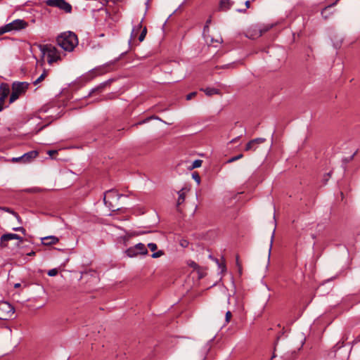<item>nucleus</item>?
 <instances>
[{
    "mask_svg": "<svg viewBox=\"0 0 360 360\" xmlns=\"http://www.w3.org/2000/svg\"><path fill=\"white\" fill-rule=\"evenodd\" d=\"M58 44L66 51H72L78 44L77 35L70 31L62 33L57 37Z\"/></svg>",
    "mask_w": 360,
    "mask_h": 360,
    "instance_id": "f257e3e1",
    "label": "nucleus"
},
{
    "mask_svg": "<svg viewBox=\"0 0 360 360\" xmlns=\"http://www.w3.org/2000/svg\"><path fill=\"white\" fill-rule=\"evenodd\" d=\"M125 198L120 195L115 190H109L104 194L103 201L105 205L112 212L120 209L119 201L121 198Z\"/></svg>",
    "mask_w": 360,
    "mask_h": 360,
    "instance_id": "f03ea898",
    "label": "nucleus"
},
{
    "mask_svg": "<svg viewBox=\"0 0 360 360\" xmlns=\"http://www.w3.org/2000/svg\"><path fill=\"white\" fill-rule=\"evenodd\" d=\"M39 50L42 55V60L46 56L47 62L51 65L60 59V56L57 49L51 44H39Z\"/></svg>",
    "mask_w": 360,
    "mask_h": 360,
    "instance_id": "7ed1b4c3",
    "label": "nucleus"
},
{
    "mask_svg": "<svg viewBox=\"0 0 360 360\" xmlns=\"http://www.w3.org/2000/svg\"><path fill=\"white\" fill-rule=\"evenodd\" d=\"M29 83L25 82H15L12 84V93L9 98V103L15 101L20 95L25 93L28 89Z\"/></svg>",
    "mask_w": 360,
    "mask_h": 360,
    "instance_id": "20e7f679",
    "label": "nucleus"
},
{
    "mask_svg": "<svg viewBox=\"0 0 360 360\" xmlns=\"http://www.w3.org/2000/svg\"><path fill=\"white\" fill-rule=\"evenodd\" d=\"M15 312L14 307L7 302H0V319L7 320L13 316Z\"/></svg>",
    "mask_w": 360,
    "mask_h": 360,
    "instance_id": "39448f33",
    "label": "nucleus"
},
{
    "mask_svg": "<svg viewBox=\"0 0 360 360\" xmlns=\"http://www.w3.org/2000/svg\"><path fill=\"white\" fill-rule=\"evenodd\" d=\"M46 4L51 7L58 8L66 13H70L72 10V6L65 0H46Z\"/></svg>",
    "mask_w": 360,
    "mask_h": 360,
    "instance_id": "423d86ee",
    "label": "nucleus"
},
{
    "mask_svg": "<svg viewBox=\"0 0 360 360\" xmlns=\"http://www.w3.org/2000/svg\"><path fill=\"white\" fill-rule=\"evenodd\" d=\"M10 93L9 85L6 83H1L0 84V112L4 108L5 99L7 98Z\"/></svg>",
    "mask_w": 360,
    "mask_h": 360,
    "instance_id": "0eeeda50",
    "label": "nucleus"
},
{
    "mask_svg": "<svg viewBox=\"0 0 360 360\" xmlns=\"http://www.w3.org/2000/svg\"><path fill=\"white\" fill-rule=\"evenodd\" d=\"M9 28L11 31H18L25 29L27 26V22L23 20L17 19L8 23Z\"/></svg>",
    "mask_w": 360,
    "mask_h": 360,
    "instance_id": "6e6552de",
    "label": "nucleus"
},
{
    "mask_svg": "<svg viewBox=\"0 0 360 360\" xmlns=\"http://www.w3.org/2000/svg\"><path fill=\"white\" fill-rule=\"evenodd\" d=\"M266 141L264 138H256L250 141L245 146V150H256L257 146L262 144Z\"/></svg>",
    "mask_w": 360,
    "mask_h": 360,
    "instance_id": "1a4fd4ad",
    "label": "nucleus"
},
{
    "mask_svg": "<svg viewBox=\"0 0 360 360\" xmlns=\"http://www.w3.org/2000/svg\"><path fill=\"white\" fill-rule=\"evenodd\" d=\"M16 239L19 240L20 242H22L23 239L20 236H19L18 234L15 233H6L4 234L1 236V246L4 248L6 247V242L8 240Z\"/></svg>",
    "mask_w": 360,
    "mask_h": 360,
    "instance_id": "9d476101",
    "label": "nucleus"
},
{
    "mask_svg": "<svg viewBox=\"0 0 360 360\" xmlns=\"http://www.w3.org/2000/svg\"><path fill=\"white\" fill-rule=\"evenodd\" d=\"M38 155V152L36 150H32L27 153H25L20 158H13V161H21L22 162H29L31 160H34Z\"/></svg>",
    "mask_w": 360,
    "mask_h": 360,
    "instance_id": "9b49d317",
    "label": "nucleus"
},
{
    "mask_svg": "<svg viewBox=\"0 0 360 360\" xmlns=\"http://www.w3.org/2000/svg\"><path fill=\"white\" fill-rule=\"evenodd\" d=\"M190 191V188L188 187H184L182 188L179 191H178V199H177V206H179L184 202L186 199V193Z\"/></svg>",
    "mask_w": 360,
    "mask_h": 360,
    "instance_id": "f8f14e48",
    "label": "nucleus"
},
{
    "mask_svg": "<svg viewBox=\"0 0 360 360\" xmlns=\"http://www.w3.org/2000/svg\"><path fill=\"white\" fill-rule=\"evenodd\" d=\"M272 27V25H263L262 27L258 26V32L257 34H251L250 36L252 37H259L264 33L268 32Z\"/></svg>",
    "mask_w": 360,
    "mask_h": 360,
    "instance_id": "ddd939ff",
    "label": "nucleus"
},
{
    "mask_svg": "<svg viewBox=\"0 0 360 360\" xmlns=\"http://www.w3.org/2000/svg\"><path fill=\"white\" fill-rule=\"evenodd\" d=\"M42 244L44 245H51L58 242V238L53 236H46L41 238Z\"/></svg>",
    "mask_w": 360,
    "mask_h": 360,
    "instance_id": "4468645a",
    "label": "nucleus"
},
{
    "mask_svg": "<svg viewBox=\"0 0 360 360\" xmlns=\"http://www.w3.org/2000/svg\"><path fill=\"white\" fill-rule=\"evenodd\" d=\"M148 250L144 244L139 243L136 244V255H146Z\"/></svg>",
    "mask_w": 360,
    "mask_h": 360,
    "instance_id": "2eb2a0df",
    "label": "nucleus"
},
{
    "mask_svg": "<svg viewBox=\"0 0 360 360\" xmlns=\"http://www.w3.org/2000/svg\"><path fill=\"white\" fill-rule=\"evenodd\" d=\"M200 91H204L205 94L208 96H211L214 94H221V92L219 89H215V88H211V87H208L206 89H200Z\"/></svg>",
    "mask_w": 360,
    "mask_h": 360,
    "instance_id": "dca6fc26",
    "label": "nucleus"
},
{
    "mask_svg": "<svg viewBox=\"0 0 360 360\" xmlns=\"http://www.w3.org/2000/svg\"><path fill=\"white\" fill-rule=\"evenodd\" d=\"M232 2L230 0H221L219 3L220 8L226 11L232 6Z\"/></svg>",
    "mask_w": 360,
    "mask_h": 360,
    "instance_id": "f3484780",
    "label": "nucleus"
},
{
    "mask_svg": "<svg viewBox=\"0 0 360 360\" xmlns=\"http://www.w3.org/2000/svg\"><path fill=\"white\" fill-rule=\"evenodd\" d=\"M257 32H258V26L257 25L252 26L251 27H250L248 30L247 33H246V37L250 39H257V37H252L250 35H251V34H257Z\"/></svg>",
    "mask_w": 360,
    "mask_h": 360,
    "instance_id": "a211bd4d",
    "label": "nucleus"
},
{
    "mask_svg": "<svg viewBox=\"0 0 360 360\" xmlns=\"http://www.w3.org/2000/svg\"><path fill=\"white\" fill-rule=\"evenodd\" d=\"M141 21H143V20ZM139 29L141 30V32L139 36V41H143L145 39V37L147 34V28L146 26L143 27L141 25V23H140Z\"/></svg>",
    "mask_w": 360,
    "mask_h": 360,
    "instance_id": "6ab92c4d",
    "label": "nucleus"
},
{
    "mask_svg": "<svg viewBox=\"0 0 360 360\" xmlns=\"http://www.w3.org/2000/svg\"><path fill=\"white\" fill-rule=\"evenodd\" d=\"M46 76H47V71L46 70H44L43 73L33 82V84L34 85H37L38 83L43 81Z\"/></svg>",
    "mask_w": 360,
    "mask_h": 360,
    "instance_id": "aec40b11",
    "label": "nucleus"
},
{
    "mask_svg": "<svg viewBox=\"0 0 360 360\" xmlns=\"http://www.w3.org/2000/svg\"><path fill=\"white\" fill-rule=\"evenodd\" d=\"M125 254L129 257H133L135 256V249L134 247H129L125 250Z\"/></svg>",
    "mask_w": 360,
    "mask_h": 360,
    "instance_id": "412c9836",
    "label": "nucleus"
},
{
    "mask_svg": "<svg viewBox=\"0 0 360 360\" xmlns=\"http://www.w3.org/2000/svg\"><path fill=\"white\" fill-rule=\"evenodd\" d=\"M133 236L131 235H129V236H124L122 238V242L123 243V245L124 246H127L128 245H129V240L132 238Z\"/></svg>",
    "mask_w": 360,
    "mask_h": 360,
    "instance_id": "4be33fe9",
    "label": "nucleus"
},
{
    "mask_svg": "<svg viewBox=\"0 0 360 360\" xmlns=\"http://www.w3.org/2000/svg\"><path fill=\"white\" fill-rule=\"evenodd\" d=\"M11 32L9 26L8 24L0 27V35L4 34V33Z\"/></svg>",
    "mask_w": 360,
    "mask_h": 360,
    "instance_id": "5701e85b",
    "label": "nucleus"
},
{
    "mask_svg": "<svg viewBox=\"0 0 360 360\" xmlns=\"http://www.w3.org/2000/svg\"><path fill=\"white\" fill-rule=\"evenodd\" d=\"M11 32L9 26L8 24L0 27V35L4 34V33Z\"/></svg>",
    "mask_w": 360,
    "mask_h": 360,
    "instance_id": "b1692460",
    "label": "nucleus"
},
{
    "mask_svg": "<svg viewBox=\"0 0 360 360\" xmlns=\"http://www.w3.org/2000/svg\"><path fill=\"white\" fill-rule=\"evenodd\" d=\"M11 32L9 26L8 24L0 27V35L4 34V33Z\"/></svg>",
    "mask_w": 360,
    "mask_h": 360,
    "instance_id": "393cba45",
    "label": "nucleus"
},
{
    "mask_svg": "<svg viewBox=\"0 0 360 360\" xmlns=\"http://www.w3.org/2000/svg\"><path fill=\"white\" fill-rule=\"evenodd\" d=\"M192 177L193 179L196 181V183L198 184V185H199L200 184V175L198 174V173L197 172H193L192 174Z\"/></svg>",
    "mask_w": 360,
    "mask_h": 360,
    "instance_id": "a878e982",
    "label": "nucleus"
},
{
    "mask_svg": "<svg viewBox=\"0 0 360 360\" xmlns=\"http://www.w3.org/2000/svg\"><path fill=\"white\" fill-rule=\"evenodd\" d=\"M188 265L192 268H193L195 270H199L200 269V266L198 264H196L195 262L193 261H188Z\"/></svg>",
    "mask_w": 360,
    "mask_h": 360,
    "instance_id": "bb28decb",
    "label": "nucleus"
},
{
    "mask_svg": "<svg viewBox=\"0 0 360 360\" xmlns=\"http://www.w3.org/2000/svg\"><path fill=\"white\" fill-rule=\"evenodd\" d=\"M243 157V154H239L238 155L232 157L231 158H230L229 160H227V163H231L234 161H236V160L242 158Z\"/></svg>",
    "mask_w": 360,
    "mask_h": 360,
    "instance_id": "cd10ccee",
    "label": "nucleus"
},
{
    "mask_svg": "<svg viewBox=\"0 0 360 360\" xmlns=\"http://www.w3.org/2000/svg\"><path fill=\"white\" fill-rule=\"evenodd\" d=\"M164 255V252L162 250H159L158 252H153L151 255L153 258H158Z\"/></svg>",
    "mask_w": 360,
    "mask_h": 360,
    "instance_id": "c85d7f7f",
    "label": "nucleus"
},
{
    "mask_svg": "<svg viewBox=\"0 0 360 360\" xmlns=\"http://www.w3.org/2000/svg\"><path fill=\"white\" fill-rule=\"evenodd\" d=\"M202 161L201 160H196L192 164L193 168L200 167L202 165Z\"/></svg>",
    "mask_w": 360,
    "mask_h": 360,
    "instance_id": "c756f323",
    "label": "nucleus"
},
{
    "mask_svg": "<svg viewBox=\"0 0 360 360\" xmlns=\"http://www.w3.org/2000/svg\"><path fill=\"white\" fill-rule=\"evenodd\" d=\"M179 244L183 248H187L188 246V241L186 239H181L179 241Z\"/></svg>",
    "mask_w": 360,
    "mask_h": 360,
    "instance_id": "7c9ffc66",
    "label": "nucleus"
},
{
    "mask_svg": "<svg viewBox=\"0 0 360 360\" xmlns=\"http://www.w3.org/2000/svg\"><path fill=\"white\" fill-rule=\"evenodd\" d=\"M58 270L56 269H52L48 271V275L49 276H55L58 274Z\"/></svg>",
    "mask_w": 360,
    "mask_h": 360,
    "instance_id": "2f4dec72",
    "label": "nucleus"
},
{
    "mask_svg": "<svg viewBox=\"0 0 360 360\" xmlns=\"http://www.w3.org/2000/svg\"><path fill=\"white\" fill-rule=\"evenodd\" d=\"M148 247L153 252L156 250L158 248L157 245L155 243H148Z\"/></svg>",
    "mask_w": 360,
    "mask_h": 360,
    "instance_id": "473e14b6",
    "label": "nucleus"
},
{
    "mask_svg": "<svg viewBox=\"0 0 360 360\" xmlns=\"http://www.w3.org/2000/svg\"><path fill=\"white\" fill-rule=\"evenodd\" d=\"M196 94H197V92H195V91L188 94L186 96V100H188V101L191 100L193 98H194L196 96Z\"/></svg>",
    "mask_w": 360,
    "mask_h": 360,
    "instance_id": "72a5a7b5",
    "label": "nucleus"
},
{
    "mask_svg": "<svg viewBox=\"0 0 360 360\" xmlns=\"http://www.w3.org/2000/svg\"><path fill=\"white\" fill-rule=\"evenodd\" d=\"M13 230L15 231H21L23 234H25V229L22 226L15 227L13 229Z\"/></svg>",
    "mask_w": 360,
    "mask_h": 360,
    "instance_id": "f704fd0d",
    "label": "nucleus"
},
{
    "mask_svg": "<svg viewBox=\"0 0 360 360\" xmlns=\"http://www.w3.org/2000/svg\"><path fill=\"white\" fill-rule=\"evenodd\" d=\"M231 316H232L231 312L230 311H228L226 313V323H229L230 321Z\"/></svg>",
    "mask_w": 360,
    "mask_h": 360,
    "instance_id": "c9c22d12",
    "label": "nucleus"
},
{
    "mask_svg": "<svg viewBox=\"0 0 360 360\" xmlns=\"http://www.w3.org/2000/svg\"><path fill=\"white\" fill-rule=\"evenodd\" d=\"M274 231H275V230H274L273 233H272L271 237L270 248H269V257H268L269 259L270 258L271 248V246H272L273 240H274Z\"/></svg>",
    "mask_w": 360,
    "mask_h": 360,
    "instance_id": "e433bc0d",
    "label": "nucleus"
},
{
    "mask_svg": "<svg viewBox=\"0 0 360 360\" xmlns=\"http://www.w3.org/2000/svg\"><path fill=\"white\" fill-rule=\"evenodd\" d=\"M245 4V6H246V8L244 9V10H238L239 12L245 13L246 11V9L250 8V1H246Z\"/></svg>",
    "mask_w": 360,
    "mask_h": 360,
    "instance_id": "4c0bfd02",
    "label": "nucleus"
},
{
    "mask_svg": "<svg viewBox=\"0 0 360 360\" xmlns=\"http://www.w3.org/2000/svg\"><path fill=\"white\" fill-rule=\"evenodd\" d=\"M109 82H110V81H108V82H104V83L101 84L99 86H98V87H97L96 90H101V89H103V87H104L107 84H108V83H109ZM96 91V89H93V90H92V92H93V91Z\"/></svg>",
    "mask_w": 360,
    "mask_h": 360,
    "instance_id": "58836bf2",
    "label": "nucleus"
},
{
    "mask_svg": "<svg viewBox=\"0 0 360 360\" xmlns=\"http://www.w3.org/2000/svg\"><path fill=\"white\" fill-rule=\"evenodd\" d=\"M201 270H202V269L200 267L199 270H197L198 273L199 278H202V277H204V274H203V272Z\"/></svg>",
    "mask_w": 360,
    "mask_h": 360,
    "instance_id": "ea45409f",
    "label": "nucleus"
},
{
    "mask_svg": "<svg viewBox=\"0 0 360 360\" xmlns=\"http://www.w3.org/2000/svg\"><path fill=\"white\" fill-rule=\"evenodd\" d=\"M335 4H336V2L333 4L332 5L325 7L324 9L321 12L322 15L324 14V13L327 11L328 8H330L332 6L335 5Z\"/></svg>",
    "mask_w": 360,
    "mask_h": 360,
    "instance_id": "a19ab883",
    "label": "nucleus"
},
{
    "mask_svg": "<svg viewBox=\"0 0 360 360\" xmlns=\"http://www.w3.org/2000/svg\"><path fill=\"white\" fill-rule=\"evenodd\" d=\"M236 265L239 268V269L240 270L241 265H240V262H239V257L238 256H236Z\"/></svg>",
    "mask_w": 360,
    "mask_h": 360,
    "instance_id": "79ce46f5",
    "label": "nucleus"
},
{
    "mask_svg": "<svg viewBox=\"0 0 360 360\" xmlns=\"http://www.w3.org/2000/svg\"><path fill=\"white\" fill-rule=\"evenodd\" d=\"M57 153H58L57 150H55L48 151V154L51 156H52L54 154H56Z\"/></svg>",
    "mask_w": 360,
    "mask_h": 360,
    "instance_id": "37998d69",
    "label": "nucleus"
},
{
    "mask_svg": "<svg viewBox=\"0 0 360 360\" xmlns=\"http://www.w3.org/2000/svg\"><path fill=\"white\" fill-rule=\"evenodd\" d=\"M12 214L17 218L18 221H20V217L16 212H12Z\"/></svg>",
    "mask_w": 360,
    "mask_h": 360,
    "instance_id": "c03bdc74",
    "label": "nucleus"
},
{
    "mask_svg": "<svg viewBox=\"0 0 360 360\" xmlns=\"http://www.w3.org/2000/svg\"><path fill=\"white\" fill-rule=\"evenodd\" d=\"M4 210L8 212H10L12 214V212H13V210H11L10 208H8V207H4Z\"/></svg>",
    "mask_w": 360,
    "mask_h": 360,
    "instance_id": "a18cd8bd",
    "label": "nucleus"
},
{
    "mask_svg": "<svg viewBox=\"0 0 360 360\" xmlns=\"http://www.w3.org/2000/svg\"><path fill=\"white\" fill-rule=\"evenodd\" d=\"M239 137H240V136H238V137H237V138H235V139H233L230 141V143H233L236 142V141L238 140V139Z\"/></svg>",
    "mask_w": 360,
    "mask_h": 360,
    "instance_id": "49530a36",
    "label": "nucleus"
},
{
    "mask_svg": "<svg viewBox=\"0 0 360 360\" xmlns=\"http://www.w3.org/2000/svg\"><path fill=\"white\" fill-rule=\"evenodd\" d=\"M28 256H34L35 255V252L32 251L27 254Z\"/></svg>",
    "mask_w": 360,
    "mask_h": 360,
    "instance_id": "de8ad7c7",
    "label": "nucleus"
},
{
    "mask_svg": "<svg viewBox=\"0 0 360 360\" xmlns=\"http://www.w3.org/2000/svg\"><path fill=\"white\" fill-rule=\"evenodd\" d=\"M356 154V151H355V152L353 153V155H351V157L349 158V159L347 161H349V160H352V159H353V158L354 157V155H355Z\"/></svg>",
    "mask_w": 360,
    "mask_h": 360,
    "instance_id": "09e8293b",
    "label": "nucleus"
},
{
    "mask_svg": "<svg viewBox=\"0 0 360 360\" xmlns=\"http://www.w3.org/2000/svg\"><path fill=\"white\" fill-rule=\"evenodd\" d=\"M20 286V283H15V285H14V287L15 288H19Z\"/></svg>",
    "mask_w": 360,
    "mask_h": 360,
    "instance_id": "8fccbe9b",
    "label": "nucleus"
},
{
    "mask_svg": "<svg viewBox=\"0 0 360 360\" xmlns=\"http://www.w3.org/2000/svg\"><path fill=\"white\" fill-rule=\"evenodd\" d=\"M219 267L221 268V271H224L225 269V266L224 265H219Z\"/></svg>",
    "mask_w": 360,
    "mask_h": 360,
    "instance_id": "3c124183",
    "label": "nucleus"
},
{
    "mask_svg": "<svg viewBox=\"0 0 360 360\" xmlns=\"http://www.w3.org/2000/svg\"><path fill=\"white\" fill-rule=\"evenodd\" d=\"M144 233V232H139V231H136V236H138V235H139V234H142V233Z\"/></svg>",
    "mask_w": 360,
    "mask_h": 360,
    "instance_id": "603ef678",
    "label": "nucleus"
},
{
    "mask_svg": "<svg viewBox=\"0 0 360 360\" xmlns=\"http://www.w3.org/2000/svg\"><path fill=\"white\" fill-rule=\"evenodd\" d=\"M134 31H135V27H134L132 28V30H131V36L133 35V33H134Z\"/></svg>",
    "mask_w": 360,
    "mask_h": 360,
    "instance_id": "864d4df0",
    "label": "nucleus"
},
{
    "mask_svg": "<svg viewBox=\"0 0 360 360\" xmlns=\"http://www.w3.org/2000/svg\"><path fill=\"white\" fill-rule=\"evenodd\" d=\"M144 212H145V211L143 210H142V209L140 210V214H144Z\"/></svg>",
    "mask_w": 360,
    "mask_h": 360,
    "instance_id": "5fc2aeb1",
    "label": "nucleus"
},
{
    "mask_svg": "<svg viewBox=\"0 0 360 360\" xmlns=\"http://www.w3.org/2000/svg\"><path fill=\"white\" fill-rule=\"evenodd\" d=\"M148 2H149V0H147V2H146V4H147V5L148 4ZM147 9H148V6H146V10H147Z\"/></svg>",
    "mask_w": 360,
    "mask_h": 360,
    "instance_id": "6e6d98bb",
    "label": "nucleus"
},
{
    "mask_svg": "<svg viewBox=\"0 0 360 360\" xmlns=\"http://www.w3.org/2000/svg\"><path fill=\"white\" fill-rule=\"evenodd\" d=\"M143 122H139V124H142ZM138 124V123H136Z\"/></svg>",
    "mask_w": 360,
    "mask_h": 360,
    "instance_id": "4d7b16f0",
    "label": "nucleus"
}]
</instances>
